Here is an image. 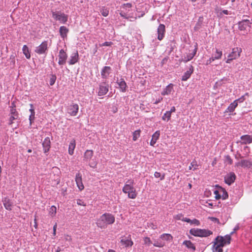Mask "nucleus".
<instances>
[{
	"label": "nucleus",
	"instance_id": "f257e3e1",
	"mask_svg": "<svg viewBox=\"0 0 252 252\" xmlns=\"http://www.w3.org/2000/svg\"><path fill=\"white\" fill-rule=\"evenodd\" d=\"M230 243V236L229 235H225L224 236H217L214 242L212 251L213 252H227L223 249V247L226 245H229Z\"/></svg>",
	"mask_w": 252,
	"mask_h": 252
},
{
	"label": "nucleus",
	"instance_id": "f03ea898",
	"mask_svg": "<svg viewBox=\"0 0 252 252\" xmlns=\"http://www.w3.org/2000/svg\"><path fill=\"white\" fill-rule=\"evenodd\" d=\"M115 218L110 213H104L96 221L97 227L100 228H105L108 225L113 224L115 222Z\"/></svg>",
	"mask_w": 252,
	"mask_h": 252
},
{
	"label": "nucleus",
	"instance_id": "7ed1b4c3",
	"mask_svg": "<svg viewBox=\"0 0 252 252\" xmlns=\"http://www.w3.org/2000/svg\"><path fill=\"white\" fill-rule=\"evenodd\" d=\"M120 15L125 18L136 19V17L134 14L135 8L132 6L131 3H127L124 4L120 8Z\"/></svg>",
	"mask_w": 252,
	"mask_h": 252
},
{
	"label": "nucleus",
	"instance_id": "20e7f679",
	"mask_svg": "<svg viewBox=\"0 0 252 252\" xmlns=\"http://www.w3.org/2000/svg\"><path fill=\"white\" fill-rule=\"evenodd\" d=\"M133 181H128L124 186L123 191L127 194L128 197L131 199H135L137 195L136 189L133 187Z\"/></svg>",
	"mask_w": 252,
	"mask_h": 252
},
{
	"label": "nucleus",
	"instance_id": "39448f33",
	"mask_svg": "<svg viewBox=\"0 0 252 252\" xmlns=\"http://www.w3.org/2000/svg\"><path fill=\"white\" fill-rule=\"evenodd\" d=\"M189 233L192 235L196 237H207L213 234L212 231L208 229L192 228L190 229Z\"/></svg>",
	"mask_w": 252,
	"mask_h": 252
},
{
	"label": "nucleus",
	"instance_id": "423d86ee",
	"mask_svg": "<svg viewBox=\"0 0 252 252\" xmlns=\"http://www.w3.org/2000/svg\"><path fill=\"white\" fill-rule=\"evenodd\" d=\"M242 52V49L240 47H235L232 49L231 52L228 55V59L226 61L227 63H229L231 62L238 58Z\"/></svg>",
	"mask_w": 252,
	"mask_h": 252
},
{
	"label": "nucleus",
	"instance_id": "0eeeda50",
	"mask_svg": "<svg viewBox=\"0 0 252 252\" xmlns=\"http://www.w3.org/2000/svg\"><path fill=\"white\" fill-rule=\"evenodd\" d=\"M214 193L215 195V198L219 199L222 198L225 199L228 197V194L226 191L221 187L217 186L216 189L214 191Z\"/></svg>",
	"mask_w": 252,
	"mask_h": 252
},
{
	"label": "nucleus",
	"instance_id": "6e6552de",
	"mask_svg": "<svg viewBox=\"0 0 252 252\" xmlns=\"http://www.w3.org/2000/svg\"><path fill=\"white\" fill-rule=\"evenodd\" d=\"M239 29L246 33L250 31L251 29V23L248 20H243L239 23Z\"/></svg>",
	"mask_w": 252,
	"mask_h": 252
},
{
	"label": "nucleus",
	"instance_id": "1a4fd4ad",
	"mask_svg": "<svg viewBox=\"0 0 252 252\" xmlns=\"http://www.w3.org/2000/svg\"><path fill=\"white\" fill-rule=\"evenodd\" d=\"M52 14L53 18L62 24H65L67 21L68 16L64 13L53 12Z\"/></svg>",
	"mask_w": 252,
	"mask_h": 252
},
{
	"label": "nucleus",
	"instance_id": "9d476101",
	"mask_svg": "<svg viewBox=\"0 0 252 252\" xmlns=\"http://www.w3.org/2000/svg\"><path fill=\"white\" fill-rule=\"evenodd\" d=\"M79 110V106L77 104L72 103L70 105L67 109L68 113L71 116L77 115Z\"/></svg>",
	"mask_w": 252,
	"mask_h": 252
},
{
	"label": "nucleus",
	"instance_id": "9b49d317",
	"mask_svg": "<svg viewBox=\"0 0 252 252\" xmlns=\"http://www.w3.org/2000/svg\"><path fill=\"white\" fill-rule=\"evenodd\" d=\"M47 48L48 43L47 41H45L36 48L35 52L38 54H42L45 53Z\"/></svg>",
	"mask_w": 252,
	"mask_h": 252
},
{
	"label": "nucleus",
	"instance_id": "f8f14e48",
	"mask_svg": "<svg viewBox=\"0 0 252 252\" xmlns=\"http://www.w3.org/2000/svg\"><path fill=\"white\" fill-rule=\"evenodd\" d=\"M121 243L122 245L126 247H131L133 245V242L131 240L130 235L122 237L121 238Z\"/></svg>",
	"mask_w": 252,
	"mask_h": 252
},
{
	"label": "nucleus",
	"instance_id": "ddd939ff",
	"mask_svg": "<svg viewBox=\"0 0 252 252\" xmlns=\"http://www.w3.org/2000/svg\"><path fill=\"white\" fill-rule=\"evenodd\" d=\"M58 57V63L60 65H63L65 64L67 59V55L63 49H62L60 51Z\"/></svg>",
	"mask_w": 252,
	"mask_h": 252
},
{
	"label": "nucleus",
	"instance_id": "4468645a",
	"mask_svg": "<svg viewBox=\"0 0 252 252\" xmlns=\"http://www.w3.org/2000/svg\"><path fill=\"white\" fill-rule=\"evenodd\" d=\"M235 166L244 168H251L252 166V162L249 160H241L236 163Z\"/></svg>",
	"mask_w": 252,
	"mask_h": 252
},
{
	"label": "nucleus",
	"instance_id": "2eb2a0df",
	"mask_svg": "<svg viewBox=\"0 0 252 252\" xmlns=\"http://www.w3.org/2000/svg\"><path fill=\"white\" fill-rule=\"evenodd\" d=\"M173 84H169L165 88H164L161 93L162 95H167L172 94L174 92Z\"/></svg>",
	"mask_w": 252,
	"mask_h": 252
},
{
	"label": "nucleus",
	"instance_id": "dca6fc26",
	"mask_svg": "<svg viewBox=\"0 0 252 252\" xmlns=\"http://www.w3.org/2000/svg\"><path fill=\"white\" fill-rule=\"evenodd\" d=\"M236 179V176L233 172L227 174L224 177V181L226 184L230 185L233 183Z\"/></svg>",
	"mask_w": 252,
	"mask_h": 252
},
{
	"label": "nucleus",
	"instance_id": "f3484780",
	"mask_svg": "<svg viewBox=\"0 0 252 252\" xmlns=\"http://www.w3.org/2000/svg\"><path fill=\"white\" fill-rule=\"evenodd\" d=\"M75 182L79 189L81 191L84 189V186L82 181V175L80 173H77L75 176Z\"/></svg>",
	"mask_w": 252,
	"mask_h": 252
},
{
	"label": "nucleus",
	"instance_id": "a211bd4d",
	"mask_svg": "<svg viewBox=\"0 0 252 252\" xmlns=\"http://www.w3.org/2000/svg\"><path fill=\"white\" fill-rule=\"evenodd\" d=\"M108 92V85L104 83L99 85L98 95L99 96H103L106 94Z\"/></svg>",
	"mask_w": 252,
	"mask_h": 252
},
{
	"label": "nucleus",
	"instance_id": "6ab92c4d",
	"mask_svg": "<svg viewBox=\"0 0 252 252\" xmlns=\"http://www.w3.org/2000/svg\"><path fill=\"white\" fill-rule=\"evenodd\" d=\"M51 141L49 137H46L44 139L43 143L42 146L44 153H47L49 152L50 149Z\"/></svg>",
	"mask_w": 252,
	"mask_h": 252
},
{
	"label": "nucleus",
	"instance_id": "aec40b11",
	"mask_svg": "<svg viewBox=\"0 0 252 252\" xmlns=\"http://www.w3.org/2000/svg\"><path fill=\"white\" fill-rule=\"evenodd\" d=\"M165 32V26L163 24H160L158 28V38L161 40L164 37Z\"/></svg>",
	"mask_w": 252,
	"mask_h": 252
},
{
	"label": "nucleus",
	"instance_id": "412c9836",
	"mask_svg": "<svg viewBox=\"0 0 252 252\" xmlns=\"http://www.w3.org/2000/svg\"><path fill=\"white\" fill-rule=\"evenodd\" d=\"M79 60V55L77 51H75L73 53L70 57L69 60L68 61L69 64L72 65L76 63Z\"/></svg>",
	"mask_w": 252,
	"mask_h": 252
},
{
	"label": "nucleus",
	"instance_id": "4be33fe9",
	"mask_svg": "<svg viewBox=\"0 0 252 252\" xmlns=\"http://www.w3.org/2000/svg\"><path fill=\"white\" fill-rule=\"evenodd\" d=\"M160 136L159 130L156 131L152 136V139L150 141V144L151 146H154L156 143L157 140L159 139Z\"/></svg>",
	"mask_w": 252,
	"mask_h": 252
},
{
	"label": "nucleus",
	"instance_id": "5701e85b",
	"mask_svg": "<svg viewBox=\"0 0 252 252\" xmlns=\"http://www.w3.org/2000/svg\"><path fill=\"white\" fill-rule=\"evenodd\" d=\"M193 72V67L192 66H190L189 69L183 75L182 80L184 81H187L190 77Z\"/></svg>",
	"mask_w": 252,
	"mask_h": 252
},
{
	"label": "nucleus",
	"instance_id": "b1692460",
	"mask_svg": "<svg viewBox=\"0 0 252 252\" xmlns=\"http://www.w3.org/2000/svg\"><path fill=\"white\" fill-rule=\"evenodd\" d=\"M159 239L165 243V242L172 241L173 239V237L170 234L164 233L160 236Z\"/></svg>",
	"mask_w": 252,
	"mask_h": 252
},
{
	"label": "nucleus",
	"instance_id": "393cba45",
	"mask_svg": "<svg viewBox=\"0 0 252 252\" xmlns=\"http://www.w3.org/2000/svg\"><path fill=\"white\" fill-rule=\"evenodd\" d=\"M111 71V68L109 66H104L101 72V75L102 78H106L109 76Z\"/></svg>",
	"mask_w": 252,
	"mask_h": 252
},
{
	"label": "nucleus",
	"instance_id": "a878e982",
	"mask_svg": "<svg viewBox=\"0 0 252 252\" xmlns=\"http://www.w3.org/2000/svg\"><path fill=\"white\" fill-rule=\"evenodd\" d=\"M68 31L69 30L65 26H61L59 30V32L61 37L63 39L66 38Z\"/></svg>",
	"mask_w": 252,
	"mask_h": 252
},
{
	"label": "nucleus",
	"instance_id": "bb28decb",
	"mask_svg": "<svg viewBox=\"0 0 252 252\" xmlns=\"http://www.w3.org/2000/svg\"><path fill=\"white\" fill-rule=\"evenodd\" d=\"M197 47H195L193 51L191 53L187 55V57H185L184 58L182 59L183 62L186 63L191 60L195 55L197 52Z\"/></svg>",
	"mask_w": 252,
	"mask_h": 252
},
{
	"label": "nucleus",
	"instance_id": "cd10ccee",
	"mask_svg": "<svg viewBox=\"0 0 252 252\" xmlns=\"http://www.w3.org/2000/svg\"><path fill=\"white\" fill-rule=\"evenodd\" d=\"M241 140L243 144H250L252 142V135H243L241 137Z\"/></svg>",
	"mask_w": 252,
	"mask_h": 252
},
{
	"label": "nucleus",
	"instance_id": "c85d7f7f",
	"mask_svg": "<svg viewBox=\"0 0 252 252\" xmlns=\"http://www.w3.org/2000/svg\"><path fill=\"white\" fill-rule=\"evenodd\" d=\"M75 146H76L75 140L74 139H73L70 141L69 144V147H68V154L70 155H72L73 154L74 150L75 148Z\"/></svg>",
	"mask_w": 252,
	"mask_h": 252
},
{
	"label": "nucleus",
	"instance_id": "c756f323",
	"mask_svg": "<svg viewBox=\"0 0 252 252\" xmlns=\"http://www.w3.org/2000/svg\"><path fill=\"white\" fill-rule=\"evenodd\" d=\"M117 81L121 91L123 92H126V84L125 81L123 79L118 80Z\"/></svg>",
	"mask_w": 252,
	"mask_h": 252
},
{
	"label": "nucleus",
	"instance_id": "7c9ffc66",
	"mask_svg": "<svg viewBox=\"0 0 252 252\" xmlns=\"http://www.w3.org/2000/svg\"><path fill=\"white\" fill-rule=\"evenodd\" d=\"M183 245H184L189 249L194 251L195 250V247L194 244L189 240H186L184 241Z\"/></svg>",
	"mask_w": 252,
	"mask_h": 252
},
{
	"label": "nucleus",
	"instance_id": "2f4dec72",
	"mask_svg": "<svg viewBox=\"0 0 252 252\" xmlns=\"http://www.w3.org/2000/svg\"><path fill=\"white\" fill-rule=\"evenodd\" d=\"M238 106L236 101H234L233 102L230 103V104L228 106L226 110H225L226 112H233L235 109Z\"/></svg>",
	"mask_w": 252,
	"mask_h": 252
},
{
	"label": "nucleus",
	"instance_id": "473e14b6",
	"mask_svg": "<svg viewBox=\"0 0 252 252\" xmlns=\"http://www.w3.org/2000/svg\"><path fill=\"white\" fill-rule=\"evenodd\" d=\"M94 152L92 150H87L84 153V159L86 160H90L93 156Z\"/></svg>",
	"mask_w": 252,
	"mask_h": 252
},
{
	"label": "nucleus",
	"instance_id": "72a5a7b5",
	"mask_svg": "<svg viewBox=\"0 0 252 252\" xmlns=\"http://www.w3.org/2000/svg\"><path fill=\"white\" fill-rule=\"evenodd\" d=\"M22 51L23 54L25 55L26 58L28 59H30L31 54L29 50L28 47L27 45H24L22 48Z\"/></svg>",
	"mask_w": 252,
	"mask_h": 252
},
{
	"label": "nucleus",
	"instance_id": "f704fd0d",
	"mask_svg": "<svg viewBox=\"0 0 252 252\" xmlns=\"http://www.w3.org/2000/svg\"><path fill=\"white\" fill-rule=\"evenodd\" d=\"M153 245L156 247L162 248L165 245V243L159 238L158 240L155 241Z\"/></svg>",
	"mask_w": 252,
	"mask_h": 252
},
{
	"label": "nucleus",
	"instance_id": "c9c22d12",
	"mask_svg": "<svg viewBox=\"0 0 252 252\" xmlns=\"http://www.w3.org/2000/svg\"><path fill=\"white\" fill-rule=\"evenodd\" d=\"M222 52L218 49L216 50V52L214 56H212V58L214 59V60H219L222 57Z\"/></svg>",
	"mask_w": 252,
	"mask_h": 252
},
{
	"label": "nucleus",
	"instance_id": "e433bc0d",
	"mask_svg": "<svg viewBox=\"0 0 252 252\" xmlns=\"http://www.w3.org/2000/svg\"><path fill=\"white\" fill-rule=\"evenodd\" d=\"M140 133L141 131L140 130H136L134 131L132 133V140L134 141H136L139 137L140 136Z\"/></svg>",
	"mask_w": 252,
	"mask_h": 252
},
{
	"label": "nucleus",
	"instance_id": "4c0bfd02",
	"mask_svg": "<svg viewBox=\"0 0 252 252\" xmlns=\"http://www.w3.org/2000/svg\"><path fill=\"white\" fill-rule=\"evenodd\" d=\"M217 15L219 17H222L223 14L225 15H228L230 14L229 11H228L227 10H217L216 12Z\"/></svg>",
	"mask_w": 252,
	"mask_h": 252
},
{
	"label": "nucleus",
	"instance_id": "58836bf2",
	"mask_svg": "<svg viewBox=\"0 0 252 252\" xmlns=\"http://www.w3.org/2000/svg\"><path fill=\"white\" fill-rule=\"evenodd\" d=\"M4 206L6 210H11L12 207V203L10 200H4L3 202Z\"/></svg>",
	"mask_w": 252,
	"mask_h": 252
},
{
	"label": "nucleus",
	"instance_id": "ea45409f",
	"mask_svg": "<svg viewBox=\"0 0 252 252\" xmlns=\"http://www.w3.org/2000/svg\"><path fill=\"white\" fill-rule=\"evenodd\" d=\"M57 212V208L55 206H52L50 208L49 210V214L52 217L55 216Z\"/></svg>",
	"mask_w": 252,
	"mask_h": 252
},
{
	"label": "nucleus",
	"instance_id": "a19ab883",
	"mask_svg": "<svg viewBox=\"0 0 252 252\" xmlns=\"http://www.w3.org/2000/svg\"><path fill=\"white\" fill-rule=\"evenodd\" d=\"M171 114L170 113V112L166 111L162 117V119L163 121H168L171 118Z\"/></svg>",
	"mask_w": 252,
	"mask_h": 252
},
{
	"label": "nucleus",
	"instance_id": "79ce46f5",
	"mask_svg": "<svg viewBox=\"0 0 252 252\" xmlns=\"http://www.w3.org/2000/svg\"><path fill=\"white\" fill-rule=\"evenodd\" d=\"M198 164L195 161H193L191 162L190 165L189 166V170H195L197 168Z\"/></svg>",
	"mask_w": 252,
	"mask_h": 252
},
{
	"label": "nucleus",
	"instance_id": "37998d69",
	"mask_svg": "<svg viewBox=\"0 0 252 252\" xmlns=\"http://www.w3.org/2000/svg\"><path fill=\"white\" fill-rule=\"evenodd\" d=\"M144 245L150 246L152 244V241L149 237H145L143 238Z\"/></svg>",
	"mask_w": 252,
	"mask_h": 252
},
{
	"label": "nucleus",
	"instance_id": "c03bdc74",
	"mask_svg": "<svg viewBox=\"0 0 252 252\" xmlns=\"http://www.w3.org/2000/svg\"><path fill=\"white\" fill-rule=\"evenodd\" d=\"M100 13L104 17H106L108 16L109 14V10L107 8L103 7L100 10Z\"/></svg>",
	"mask_w": 252,
	"mask_h": 252
},
{
	"label": "nucleus",
	"instance_id": "a18cd8bd",
	"mask_svg": "<svg viewBox=\"0 0 252 252\" xmlns=\"http://www.w3.org/2000/svg\"><path fill=\"white\" fill-rule=\"evenodd\" d=\"M154 176L157 178H159L160 180H163L165 177L164 174L161 175L159 172H155Z\"/></svg>",
	"mask_w": 252,
	"mask_h": 252
},
{
	"label": "nucleus",
	"instance_id": "49530a36",
	"mask_svg": "<svg viewBox=\"0 0 252 252\" xmlns=\"http://www.w3.org/2000/svg\"><path fill=\"white\" fill-rule=\"evenodd\" d=\"M190 223L191 224H193L195 226H199L200 225L199 221L195 219H194L192 220H190Z\"/></svg>",
	"mask_w": 252,
	"mask_h": 252
},
{
	"label": "nucleus",
	"instance_id": "de8ad7c7",
	"mask_svg": "<svg viewBox=\"0 0 252 252\" xmlns=\"http://www.w3.org/2000/svg\"><path fill=\"white\" fill-rule=\"evenodd\" d=\"M56 77L55 75H52L50 79V85L51 86L53 85L56 81Z\"/></svg>",
	"mask_w": 252,
	"mask_h": 252
},
{
	"label": "nucleus",
	"instance_id": "09e8293b",
	"mask_svg": "<svg viewBox=\"0 0 252 252\" xmlns=\"http://www.w3.org/2000/svg\"><path fill=\"white\" fill-rule=\"evenodd\" d=\"M76 203L79 206H86V205L85 202L83 200L80 199L77 200Z\"/></svg>",
	"mask_w": 252,
	"mask_h": 252
},
{
	"label": "nucleus",
	"instance_id": "8fccbe9b",
	"mask_svg": "<svg viewBox=\"0 0 252 252\" xmlns=\"http://www.w3.org/2000/svg\"><path fill=\"white\" fill-rule=\"evenodd\" d=\"M174 219L177 220H182L183 221V218H184L183 215L182 214H178L174 217Z\"/></svg>",
	"mask_w": 252,
	"mask_h": 252
},
{
	"label": "nucleus",
	"instance_id": "3c124183",
	"mask_svg": "<svg viewBox=\"0 0 252 252\" xmlns=\"http://www.w3.org/2000/svg\"><path fill=\"white\" fill-rule=\"evenodd\" d=\"M208 219L210 220L211 221H213L215 223H217L218 224L220 223V220L218 219L215 217H209Z\"/></svg>",
	"mask_w": 252,
	"mask_h": 252
},
{
	"label": "nucleus",
	"instance_id": "603ef678",
	"mask_svg": "<svg viewBox=\"0 0 252 252\" xmlns=\"http://www.w3.org/2000/svg\"><path fill=\"white\" fill-rule=\"evenodd\" d=\"M18 117L17 114H13L10 117V124H11L13 123V121L15 119H16Z\"/></svg>",
	"mask_w": 252,
	"mask_h": 252
},
{
	"label": "nucleus",
	"instance_id": "864d4df0",
	"mask_svg": "<svg viewBox=\"0 0 252 252\" xmlns=\"http://www.w3.org/2000/svg\"><path fill=\"white\" fill-rule=\"evenodd\" d=\"M245 100V98L244 95L242 96L239 98L235 100L234 101H236L237 104H238V102L242 103Z\"/></svg>",
	"mask_w": 252,
	"mask_h": 252
},
{
	"label": "nucleus",
	"instance_id": "5fc2aeb1",
	"mask_svg": "<svg viewBox=\"0 0 252 252\" xmlns=\"http://www.w3.org/2000/svg\"><path fill=\"white\" fill-rule=\"evenodd\" d=\"M112 45V42H105L100 45V46H110Z\"/></svg>",
	"mask_w": 252,
	"mask_h": 252
},
{
	"label": "nucleus",
	"instance_id": "6e6d98bb",
	"mask_svg": "<svg viewBox=\"0 0 252 252\" xmlns=\"http://www.w3.org/2000/svg\"><path fill=\"white\" fill-rule=\"evenodd\" d=\"M64 239L66 241L70 242L72 240L71 237L68 235H64Z\"/></svg>",
	"mask_w": 252,
	"mask_h": 252
},
{
	"label": "nucleus",
	"instance_id": "4d7b16f0",
	"mask_svg": "<svg viewBox=\"0 0 252 252\" xmlns=\"http://www.w3.org/2000/svg\"><path fill=\"white\" fill-rule=\"evenodd\" d=\"M34 119V114H31L30 117H29V120H30V125L32 124V122L33 121Z\"/></svg>",
	"mask_w": 252,
	"mask_h": 252
},
{
	"label": "nucleus",
	"instance_id": "13d9d810",
	"mask_svg": "<svg viewBox=\"0 0 252 252\" xmlns=\"http://www.w3.org/2000/svg\"><path fill=\"white\" fill-rule=\"evenodd\" d=\"M89 165L91 167L93 168H95L96 167L97 163L95 161L92 162L90 163Z\"/></svg>",
	"mask_w": 252,
	"mask_h": 252
},
{
	"label": "nucleus",
	"instance_id": "bf43d9fd",
	"mask_svg": "<svg viewBox=\"0 0 252 252\" xmlns=\"http://www.w3.org/2000/svg\"><path fill=\"white\" fill-rule=\"evenodd\" d=\"M57 224L56 223L54 226H53V235L54 236H55L56 234V229H57Z\"/></svg>",
	"mask_w": 252,
	"mask_h": 252
},
{
	"label": "nucleus",
	"instance_id": "052dcab7",
	"mask_svg": "<svg viewBox=\"0 0 252 252\" xmlns=\"http://www.w3.org/2000/svg\"><path fill=\"white\" fill-rule=\"evenodd\" d=\"M214 59L211 57L208 61H207L206 64L208 65L210 63H211L213 62H214Z\"/></svg>",
	"mask_w": 252,
	"mask_h": 252
},
{
	"label": "nucleus",
	"instance_id": "680f3d73",
	"mask_svg": "<svg viewBox=\"0 0 252 252\" xmlns=\"http://www.w3.org/2000/svg\"><path fill=\"white\" fill-rule=\"evenodd\" d=\"M31 108L30 109V111L31 112V114H35V112H34V109H33V106L32 104H31Z\"/></svg>",
	"mask_w": 252,
	"mask_h": 252
},
{
	"label": "nucleus",
	"instance_id": "e2e57ef3",
	"mask_svg": "<svg viewBox=\"0 0 252 252\" xmlns=\"http://www.w3.org/2000/svg\"><path fill=\"white\" fill-rule=\"evenodd\" d=\"M190 220H190L189 219L187 218H183V221L187 222H189V223H190Z\"/></svg>",
	"mask_w": 252,
	"mask_h": 252
},
{
	"label": "nucleus",
	"instance_id": "0e129e2a",
	"mask_svg": "<svg viewBox=\"0 0 252 252\" xmlns=\"http://www.w3.org/2000/svg\"><path fill=\"white\" fill-rule=\"evenodd\" d=\"M176 110L175 107L174 106H173L171 107L170 111H168V112H170V113L171 114L172 112H175Z\"/></svg>",
	"mask_w": 252,
	"mask_h": 252
},
{
	"label": "nucleus",
	"instance_id": "69168bd1",
	"mask_svg": "<svg viewBox=\"0 0 252 252\" xmlns=\"http://www.w3.org/2000/svg\"><path fill=\"white\" fill-rule=\"evenodd\" d=\"M162 100V98H158V99L156 100V101L155 102V104H158V103L160 102Z\"/></svg>",
	"mask_w": 252,
	"mask_h": 252
},
{
	"label": "nucleus",
	"instance_id": "338daca9",
	"mask_svg": "<svg viewBox=\"0 0 252 252\" xmlns=\"http://www.w3.org/2000/svg\"><path fill=\"white\" fill-rule=\"evenodd\" d=\"M226 159H227L228 160V162L229 163V164H231L232 163V160L230 158V157L229 156H227L226 157Z\"/></svg>",
	"mask_w": 252,
	"mask_h": 252
},
{
	"label": "nucleus",
	"instance_id": "774afa93",
	"mask_svg": "<svg viewBox=\"0 0 252 252\" xmlns=\"http://www.w3.org/2000/svg\"><path fill=\"white\" fill-rule=\"evenodd\" d=\"M239 224H237V225L234 227V229H233V230H234V231H237V230H238V229H239Z\"/></svg>",
	"mask_w": 252,
	"mask_h": 252
}]
</instances>
